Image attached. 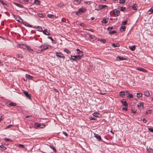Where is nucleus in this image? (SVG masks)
Masks as SVG:
<instances>
[{"label":"nucleus","instance_id":"1","mask_svg":"<svg viewBox=\"0 0 153 153\" xmlns=\"http://www.w3.org/2000/svg\"><path fill=\"white\" fill-rule=\"evenodd\" d=\"M49 45L46 44H42L38 48V51L39 52L44 51L48 49Z\"/></svg>","mask_w":153,"mask_h":153},{"label":"nucleus","instance_id":"2","mask_svg":"<svg viewBox=\"0 0 153 153\" xmlns=\"http://www.w3.org/2000/svg\"><path fill=\"white\" fill-rule=\"evenodd\" d=\"M107 6L105 5H99L98 6L97 8L96 9V10L97 11L100 10L101 9H102L105 7H107Z\"/></svg>","mask_w":153,"mask_h":153},{"label":"nucleus","instance_id":"3","mask_svg":"<svg viewBox=\"0 0 153 153\" xmlns=\"http://www.w3.org/2000/svg\"><path fill=\"white\" fill-rule=\"evenodd\" d=\"M56 55L57 57L62 58L63 59H64L65 58V56L63 55V54L61 52H56Z\"/></svg>","mask_w":153,"mask_h":153},{"label":"nucleus","instance_id":"4","mask_svg":"<svg viewBox=\"0 0 153 153\" xmlns=\"http://www.w3.org/2000/svg\"><path fill=\"white\" fill-rule=\"evenodd\" d=\"M86 11V10L84 8H82L79 9V10L76 13V14L79 15V14L83 13Z\"/></svg>","mask_w":153,"mask_h":153},{"label":"nucleus","instance_id":"5","mask_svg":"<svg viewBox=\"0 0 153 153\" xmlns=\"http://www.w3.org/2000/svg\"><path fill=\"white\" fill-rule=\"evenodd\" d=\"M82 55H75V56H71V57H74L76 58V60L78 61L81 58H82Z\"/></svg>","mask_w":153,"mask_h":153},{"label":"nucleus","instance_id":"6","mask_svg":"<svg viewBox=\"0 0 153 153\" xmlns=\"http://www.w3.org/2000/svg\"><path fill=\"white\" fill-rule=\"evenodd\" d=\"M15 19L16 21L20 22H23V20L19 16H15Z\"/></svg>","mask_w":153,"mask_h":153},{"label":"nucleus","instance_id":"7","mask_svg":"<svg viewBox=\"0 0 153 153\" xmlns=\"http://www.w3.org/2000/svg\"><path fill=\"white\" fill-rule=\"evenodd\" d=\"M114 14L116 16H118L120 14V11L116 9L114 10H113Z\"/></svg>","mask_w":153,"mask_h":153},{"label":"nucleus","instance_id":"8","mask_svg":"<svg viewBox=\"0 0 153 153\" xmlns=\"http://www.w3.org/2000/svg\"><path fill=\"white\" fill-rule=\"evenodd\" d=\"M137 106L139 109H140L142 107L143 108L144 107V103L143 102H139L137 104Z\"/></svg>","mask_w":153,"mask_h":153},{"label":"nucleus","instance_id":"9","mask_svg":"<svg viewBox=\"0 0 153 153\" xmlns=\"http://www.w3.org/2000/svg\"><path fill=\"white\" fill-rule=\"evenodd\" d=\"M24 94L25 95V96L29 99H30L31 95L28 94V92L25 91H23Z\"/></svg>","mask_w":153,"mask_h":153},{"label":"nucleus","instance_id":"10","mask_svg":"<svg viewBox=\"0 0 153 153\" xmlns=\"http://www.w3.org/2000/svg\"><path fill=\"white\" fill-rule=\"evenodd\" d=\"M94 137L97 138L99 141H101L102 139L100 136L97 134H94Z\"/></svg>","mask_w":153,"mask_h":153},{"label":"nucleus","instance_id":"11","mask_svg":"<svg viewBox=\"0 0 153 153\" xmlns=\"http://www.w3.org/2000/svg\"><path fill=\"white\" fill-rule=\"evenodd\" d=\"M121 102L124 106H125V107L127 106L128 104H127L126 100L124 99H123L121 100Z\"/></svg>","mask_w":153,"mask_h":153},{"label":"nucleus","instance_id":"12","mask_svg":"<svg viewBox=\"0 0 153 153\" xmlns=\"http://www.w3.org/2000/svg\"><path fill=\"white\" fill-rule=\"evenodd\" d=\"M137 70L138 71H143V72H145V73L147 72V71L145 69H144L143 68H137Z\"/></svg>","mask_w":153,"mask_h":153},{"label":"nucleus","instance_id":"13","mask_svg":"<svg viewBox=\"0 0 153 153\" xmlns=\"http://www.w3.org/2000/svg\"><path fill=\"white\" fill-rule=\"evenodd\" d=\"M42 32L44 34L47 35H49L50 34V33L48 31V30L47 29L43 30Z\"/></svg>","mask_w":153,"mask_h":153},{"label":"nucleus","instance_id":"14","mask_svg":"<svg viewBox=\"0 0 153 153\" xmlns=\"http://www.w3.org/2000/svg\"><path fill=\"white\" fill-rule=\"evenodd\" d=\"M25 44H19L18 45V47L22 48H24L26 46Z\"/></svg>","mask_w":153,"mask_h":153},{"label":"nucleus","instance_id":"15","mask_svg":"<svg viewBox=\"0 0 153 153\" xmlns=\"http://www.w3.org/2000/svg\"><path fill=\"white\" fill-rule=\"evenodd\" d=\"M76 51L77 52V53L79 55H82V56H83V53L82 51H80L79 49H77Z\"/></svg>","mask_w":153,"mask_h":153},{"label":"nucleus","instance_id":"16","mask_svg":"<svg viewBox=\"0 0 153 153\" xmlns=\"http://www.w3.org/2000/svg\"><path fill=\"white\" fill-rule=\"evenodd\" d=\"M117 59L118 60V61H119L121 60H125L126 59L124 58L122 56H118L117 57Z\"/></svg>","mask_w":153,"mask_h":153},{"label":"nucleus","instance_id":"17","mask_svg":"<svg viewBox=\"0 0 153 153\" xmlns=\"http://www.w3.org/2000/svg\"><path fill=\"white\" fill-rule=\"evenodd\" d=\"M14 4H15L16 6H17V7L21 8H23V6L22 5L19 4H18L17 3L14 2Z\"/></svg>","mask_w":153,"mask_h":153},{"label":"nucleus","instance_id":"18","mask_svg":"<svg viewBox=\"0 0 153 153\" xmlns=\"http://www.w3.org/2000/svg\"><path fill=\"white\" fill-rule=\"evenodd\" d=\"M129 49L132 51H134L135 50V46H130L129 47Z\"/></svg>","mask_w":153,"mask_h":153},{"label":"nucleus","instance_id":"19","mask_svg":"<svg viewBox=\"0 0 153 153\" xmlns=\"http://www.w3.org/2000/svg\"><path fill=\"white\" fill-rule=\"evenodd\" d=\"M93 116L96 117H100V114L98 113H94L93 114Z\"/></svg>","mask_w":153,"mask_h":153},{"label":"nucleus","instance_id":"20","mask_svg":"<svg viewBox=\"0 0 153 153\" xmlns=\"http://www.w3.org/2000/svg\"><path fill=\"white\" fill-rule=\"evenodd\" d=\"M6 149V148L3 145L0 146V150L1 151L5 150Z\"/></svg>","mask_w":153,"mask_h":153},{"label":"nucleus","instance_id":"21","mask_svg":"<svg viewBox=\"0 0 153 153\" xmlns=\"http://www.w3.org/2000/svg\"><path fill=\"white\" fill-rule=\"evenodd\" d=\"M25 48H26L28 50L31 52L33 51V50L28 45H26Z\"/></svg>","mask_w":153,"mask_h":153},{"label":"nucleus","instance_id":"22","mask_svg":"<svg viewBox=\"0 0 153 153\" xmlns=\"http://www.w3.org/2000/svg\"><path fill=\"white\" fill-rule=\"evenodd\" d=\"M144 95L147 97H149L150 96V93L149 91H146L145 92Z\"/></svg>","mask_w":153,"mask_h":153},{"label":"nucleus","instance_id":"23","mask_svg":"<svg viewBox=\"0 0 153 153\" xmlns=\"http://www.w3.org/2000/svg\"><path fill=\"white\" fill-rule=\"evenodd\" d=\"M64 51L68 54H70L71 53V52L69 50L67 49H65L64 50Z\"/></svg>","mask_w":153,"mask_h":153},{"label":"nucleus","instance_id":"24","mask_svg":"<svg viewBox=\"0 0 153 153\" xmlns=\"http://www.w3.org/2000/svg\"><path fill=\"white\" fill-rule=\"evenodd\" d=\"M62 20L63 22H65L66 23H69L68 20L65 18H62Z\"/></svg>","mask_w":153,"mask_h":153},{"label":"nucleus","instance_id":"25","mask_svg":"<svg viewBox=\"0 0 153 153\" xmlns=\"http://www.w3.org/2000/svg\"><path fill=\"white\" fill-rule=\"evenodd\" d=\"M26 77L27 78L30 79H32L33 78L32 76H31L30 75L27 74H26Z\"/></svg>","mask_w":153,"mask_h":153},{"label":"nucleus","instance_id":"26","mask_svg":"<svg viewBox=\"0 0 153 153\" xmlns=\"http://www.w3.org/2000/svg\"><path fill=\"white\" fill-rule=\"evenodd\" d=\"M148 12H149V14H151L152 13H153V7H152L148 11Z\"/></svg>","mask_w":153,"mask_h":153},{"label":"nucleus","instance_id":"27","mask_svg":"<svg viewBox=\"0 0 153 153\" xmlns=\"http://www.w3.org/2000/svg\"><path fill=\"white\" fill-rule=\"evenodd\" d=\"M23 24H24V25H25L26 26H27L29 27H32V25H31L25 22H24L23 23Z\"/></svg>","mask_w":153,"mask_h":153},{"label":"nucleus","instance_id":"28","mask_svg":"<svg viewBox=\"0 0 153 153\" xmlns=\"http://www.w3.org/2000/svg\"><path fill=\"white\" fill-rule=\"evenodd\" d=\"M132 112L133 113H136L137 112V109L135 108H131Z\"/></svg>","mask_w":153,"mask_h":153},{"label":"nucleus","instance_id":"29","mask_svg":"<svg viewBox=\"0 0 153 153\" xmlns=\"http://www.w3.org/2000/svg\"><path fill=\"white\" fill-rule=\"evenodd\" d=\"M119 94L122 97H123L125 95V92L124 91H121L119 93Z\"/></svg>","mask_w":153,"mask_h":153},{"label":"nucleus","instance_id":"30","mask_svg":"<svg viewBox=\"0 0 153 153\" xmlns=\"http://www.w3.org/2000/svg\"><path fill=\"white\" fill-rule=\"evenodd\" d=\"M36 29H37V30L39 31H42V28L41 27H40V26H38L37 28H36Z\"/></svg>","mask_w":153,"mask_h":153},{"label":"nucleus","instance_id":"31","mask_svg":"<svg viewBox=\"0 0 153 153\" xmlns=\"http://www.w3.org/2000/svg\"><path fill=\"white\" fill-rule=\"evenodd\" d=\"M137 5L136 4H135L133 5L132 7V8L135 10H137Z\"/></svg>","mask_w":153,"mask_h":153},{"label":"nucleus","instance_id":"32","mask_svg":"<svg viewBox=\"0 0 153 153\" xmlns=\"http://www.w3.org/2000/svg\"><path fill=\"white\" fill-rule=\"evenodd\" d=\"M137 96L138 97H141L142 96V94L141 93H137Z\"/></svg>","mask_w":153,"mask_h":153},{"label":"nucleus","instance_id":"33","mask_svg":"<svg viewBox=\"0 0 153 153\" xmlns=\"http://www.w3.org/2000/svg\"><path fill=\"white\" fill-rule=\"evenodd\" d=\"M47 16L48 17L51 19H52L54 17V16L53 15L50 14H48L47 15Z\"/></svg>","mask_w":153,"mask_h":153},{"label":"nucleus","instance_id":"34","mask_svg":"<svg viewBox=\"0 0 153 153\" xmlns=\"http://www.w3.org/2000/svg\"><path fill=\"white\" fill-rule=\"evenodd\" d=\"M99 40L103 43H105L106 42V40L105 39H99Z\"/></svg>","mask_w":153,"mask_h":153},{"label":"nucleus","instance_id":"35","mask_svg":"<svg viewBox=\"0 0 153 153\" xmlns=\"http://www.w3.org/2000/svg\"><path fill=\"white\" fill-rule=\"evenodd\" d=\"M108 22V20L106 19H104L102 21V23H104L105 24L107 23Z\"/></svg>","mask_w":153,"mask_h":153},{"label":"nucleus","instance_id":"36","mask_svg":"<svg viewBox=\"0 0 153 153\" xmlns=\"http://www.w3.org/2000/svg\"><path fill=\"white\" fill-rule=\"evenodd\" d=\"M133 95L130 93H128L127 97L129 98H133Z\"/></svg>","mask_w":153,"mask_h":153},{"label":"nucleus","instance_id":"37","mask_svg":"<svg viewBox=\"0 0 153 153\" xmlns=\"http://www.w3.org/2000/svg\"><path fill=\"white\" fill-rule=\"evenodd\" d=\"M9 105L11 106H15L16 105V103H10Z\"/></svg>","mask_w":153,"mask_h":153},{"label":"nucleus","instance_id":"38","mask_svg":"<svg viewBox=\"0 0 153 153\" xmlns=\"http://www.w3.org/2000/svg\"><path fill=\"white\" fill-rule=\"evenodd\" d=\"M50 147L53 150V152H55V153H56V150L55 148L53 146H50Z\"/></svg>","mask_w":153,"mask_h":153},{"label":"nucleus","instance_id":"39","mask_svg":"<svg viewBox=\"0 0 153 153\" xmlns=\"http://www.w3.org/2000/svg\"><path fill=\"white\" fill-rule=\"evenodd\" d=\"M34 3L37 5H39L40 4V2L38 0H35Z\"/></svg>","mask_w":153,"mask_h":153},{"label":"nucleus","instance_id":"40","mask_svg":"<svg viewBox=\"0 0 153 153\" xmlns=\"http://www.w3.org/2000/svg\"><path fill=\"white\" fill-rule=\"evenodd\" d=\"M117 33L116 31L115 30H114L112 31H111L109 32V34H113L114 33Z\"/></svg>","mask_w":153,"mask_h":153},{"label":"nucleus","instance_id":"41","mask_svg":"<svg viewBox=\"0 0 153 153\" xmlns=\"http://www.w3.org/2000/svg\"><path fill=\"white\" fill-rule=\"evenodd\" d=\"M120 28L121 30H122V31H124L126 29V27L125 26H121L120 27Z\"/></svg>","mask_w":153,"mask_h":153},{"label":"nucleus","instance_id":"42","mask_svg":"<svg viewBox=\"0 0 153 153\" xmlns=\"http://www.w3.org/2000/svg\"><path fill=\"white\" fill-rule=\"evenodd\" d=\"M127 22H128L127 20L123 22L122 23V24H121V25H126L127 23Z\"/></svg>","mask_w":153,"mask_h":153},{"label":"nucleus","instance_id":"43","mask_svg":"<svg viewBox=\"0 0 153 153\" xmlns=\"http://www.w3.org/2000/svg\"><path fill=\"white\" fill-rule=\"evenodd\" d=\"M38 16L42 18L44 16V15L42 13H39L38 14Z\"/></svg>","mask_w":153,"mask_h":153},{"label":"nucleus","instance_id":"44","mask_svg":"<svg viewBox=\"0 0 153 153\" xmlns=\"http://www.w3.org/2000/svg\"><path fill=\"white\" fill-rule=\"evenodd\" d=\"M73 57H71V58H70V59L71 61H76V58H73Z\"/></svg>","mask_w":153,"mask_h":153},{"label":"nucleus","instance_id":"45","mask_svg":"<svg viewBox=\"0 0 153 153\" xmlns=\"http://www.w3.org/2000/svg\"><path fill=\"white\" fill-rule=\"evenodd\" d=\"M17 57L19 58L20 59L22 58L23 56L22 54L19 55L18 54L17 55Z\"/></svg>","mask_w":153,"mask_h":153},{"label":"nucleus","instance_id":"46","mask_svg":"<svg viewBox=\"0 0 153 153\" xmlns=\"http://www.w3.org/2000/svg\"><path fill=\"white\" fill-rule=\"evenodd\" d=\"M84 3L88 4H90L91 3V2L90 1H84Z\"/></svg>","mask_w":153,"mask_h":153},{"label":"nucleus","instance_id":"47","mask_svg":"<svg viewBox=\"0 0 153 153\" xmlns=\"http://www.w3.org/2000/svg\"><path fill=\"white\" fill-rule=\"evenodd\" d=\"M125 1V0H119V3L120 4H123L124 3Z\"/></svg>","mask_w":153,"mask_h":153},{"label":"nucleus","instance_id":"48","mask_svg":"<svg viewBox=\"0 0 153 153\" xmlns=\"http://www.w3.org/2000/svg\"><path fill=\"white\" fill-rule=\"evenodd\" d=\"M37 126V127H39L40 128H43V127H44V125H42V124H39Z\"/></svg>","mask_w":153,"mask_h":153},{"label":"nucleus","instance_id":"49","mask_svg":"<svg viewBox=\"0 0 153 153\" xmlns=\"http://www.w3.org/2000/svg\"><path fill=\"white\" fill-rule=\"evenodd\" d=\"M151 110H149L148 111H147L146 113V114H150L151 113Z\"/></svg>","mask_w":153,"mask_h":153},{"label":"nucleus","instance_id":"50","mask_svg":"<svg viewBox=\"0 0 153 153\" xmlns=\"http://www.w3.org/2000/svg\"><path fill=\"white\" fill-rule=\"evenodd\" d=\"M81 1V0H74V2H76V4H78Z\"/></svg>","mask_w":153,"mask_h":153},{"label":"nucleus","instance_id":"51","mask_svg":"<svg viewBox=\"0 0 153 153\" xmlns=\"http://www.w3.org/2000/svg\"><path fill=\"white\" fill-rule=\"evenodd\" d=\"M125 7H121L120 8V10L121 11H123L125 10Z\"/></svg>","mask_w":153,"mask_h":153},{"label":"nucleus","instance_id":"52","mask_svg":"<svg viewBox=\"0 0 153 153\" xmlns=\"http://www.w3.org/2000/svg\"><path fill=\"white\" fill-rule=\"evenodd\" d=\"M148 130L150 132L153 133V129L151 128H148Z\"/></svg>","mask_w":153,"mask_h":153},{"label":"nucleus","instance_id":"53","mask_svg":"<svg viewBox=\"0 0 153 153\" xmlns=\"http://www.w3.org/2000/svg\"><path fill=\"white\" fill-rule=\"evenodd\" d=\"M63 134L64 135H65L66 137H68V134H67V133L66 132L63 131Z\"/></svg>","mask_w":153,"mask_h":153},{"label":"nucleus","instance_id":"54","mask_svg":"<svg viewBox=\"0 0 153 153\" xmlns=\"http://www.w3.org/2000/svg\"><path fill=\"white\" fill-rule=\"evenodd\" d=\"M13 126L12 125H10L7 126L6 128V129L7 128H11V127H12Z\"/></svg>","mask_w":153,"mask_h":153},{"label":"nucleus","instance_id":"55","mask_svg":"<svg viewBox=\"0 0 153 153\" xmlns=\"http://www.w3.org/2000/svg\"><path fill=\"white\" fill-rule=\"evenodd\" d=\"M19 147L20 148H24V145L22 144H19Z\"/></svg>","mask_w":153,"mask_h":153},{"label":"nucleus","instance_id":"56","mask_svg":"<svg viewBox=\"0 0 153 153\" xmlns=\"http://www.w3.org/2000/svg\"><path fill=\"white\" fill-rule=\"evenodd\" d=\"M4 140L6 141H10L11 140L10 139H8L6 138H4Z\"/></svg>","mask_w":153,"mask_h":153},{"label":"nucleus","instance_id":"57","mask_svg":"<svg viewBox=\"0 0 153 153\" xmlns=\"http://www.w3.org/2000/svg\"><path fill=\"white\" fill-rule=\"evenodd\" d=\"M4 117L2 116H1L0 117V122L3 120L4 119Z\"/></svg>","mask_w":153,"mask_h":153},{"label":"nucleus","instance_id":"58","mask_svg":"<svg viewBox=\"0 0 153 153\" xmlns=\"http://www.w3.org/2000/svg\"><path fill=\"white\" fill-rule=\"evenodd\" d=\"M90 120H96L95 118L94 117H90Z\"/></svg>","mask_w":153,"mask_h":153},{"label":"nucleus","instance_id":"59","mask_svg":"<svg viewBox=\"0 0 153 153\" xmlns=\"http://www.w3.org/2000/svg\"><path fill=\"white\" fill-rule=\"evenodd\" d=\"M112 46L113 47H114V48H115V47H117L119 46H117V45H115V44H114V43H113V44H112Z\"/></svg>","mask_w":153,"mask_h":153},{"label":"nucleus","instance_id":"60","mask_svg":"<svg viewBox=\"0 0 153 153\" xmlns=\"http://www.w3.org/2000/svg\"><path fill=\"white\" fill-rule=\"evenodd\" d=\"M122 109L123 110H125L126 111L127 110V108L126 107H123L122 108Z\"/></svg>","mask_w":153,"mask_h":153},{"label":"nucleus","instance_id":"61","mask_svg":"<svg viewBox=\"0 0 153 153\" xmlns=\"http://www.w3.org/2000/svg\"><path fill=\"white\" fill-rule=\"evenodd\" d=\"M143 122L145 123H146L147 122V120L145 119H143Z\"/></svg>","mask_w":153,"mask_h":153},{"label":"nucleus","instance_id":"62","mask_svg":"<svg viewBox=\"0 0 153 153\" xmlns=\"http://www.w3.org/2000/svg\"><path fill=\"white\" fill-rule=\"evenodd\" d=\"M48 38L51 39V40L52 41L53 40V39L50 36H48Z\"/></svg>","mask_w":153,"mask_h":153},{"label":"nucleus","instance_id":"63","mask_svg":"<svg viewBox=\"0 0 153 153\" xmlns=\"http://www.w3.org/2000/svg\"><path fill=\"white\" fill-rule=\"evenodd\" d=\"M79 25L81 26H84V24L83 23H80L79 24Z\"/></svg>","mask_w":153,"mask_h":153},{"label":"nucleus","instance_id":"64","mask_svg":"<svg viewBox=\"0 0 153 153\" xmlns=\"http://www.w3.org/2000/svg\"><path fill=\"white\" fill-rule=\"evenodd\" d=\"M109 28H110V30H111L113 29V27H109Z\"/></svg>","mask_w":153,"mask_h":153}]
</instances>
